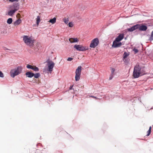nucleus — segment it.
I'll use <instances>...</instances> for the list:
<instances>
[{"label":"nucleus","mask_w":153,"mask_h":153,"mask_svg":"<svg viewBox=\"0 0 153 153\" xmlns=\"http://www.w3.org/2000/svg\"><path fill=\"white\" fill-rule=\"evenodd\" d=\"M133 51L134 52L135 54L136 53L138 52V50L135 48H134Z\"/></svg>","instance_id":"cd10ccee"},{"label":"nucleus","mask_w":153,"mask_h":153,"mask_svg":"<svg viewBox=\"0 0 153 153\" xmlns=\"http://www.w3.org/2000/svg\"><path fill=\"white\" fill-rule=\"evenodd\" d=\"M99 43V40L98 38H95L91 42L90 45V47L94 48L98 45Z\"/></svg>","instance_id":"39448f33"},{"label":"nucleus","mask_w":153,"mask_h":153,"mask_svg":"<svg viewBox=\"0 0 153 153\" xmlns=\"http://www.w3.org/2000/svg\"><path fill=\"white\" fill-rule=\"evenodd\" d=\"M122 45L121 42H119L118 41H117L115 40L113 42L112 47L113 48H118L120 47Z\"/></svg>","instance_id":"6e6552de"},{"label":"nucleus","mask_w":153,"mask_h":153,"mask_svg":"<svg viewBox=\"0 0 153 153\" xmlns=\"http://www.w3.org/2000/svg\"><path fill=\"white\" fill-rule=\"evenodd\" d=\"M115 71V69L114 68H112L111 69V74H113Z\"/></svg>","instance_id":"7c9ffc66"},{"label":"nucleus","mask_w":153,"mask_h":153,"mask_svg":"<svg viewBox=\"0 0 153 153\" xmlns=\"http://www.w3.org/2000/svg\"><path fill=\"white\" fill-rule=\"evenodd\" d=\"M63 21L65 24H67L68 23L69 20L68 19L64 18L63 19Z\"/></svg>","instance_id":"393cba45"},{"label":"nucleus","mask_w":153,"mask_h":153,"mask_svg":"<svg viewBox=\"0 0 153 153\" xmlns=\"http://www.w3.org/2000/svg\"><path fill=\"white\" fill-rule=\"evenodd\" d=\"M12 22L13 19L11 18H9L7 21V23L9 24H11Z\"/></svg>","instance_id":"412c9836"},{"label":"nucleus","mask_w":153,"mask_h":153,"mask_svg":"<svg viewBox=\"0 0 153 153\" xmlns=\"http://www.w3.org/2000/svg\"><path fill=\"white\" fill-rule=\"evenodd\" d=\"M9 1L11 2H13L14 1H18L19 0H9Z\"/></svg>","instance_id":"72a5a7b5"},{"label":"nucleus","mask_w":153,"mask_h":153,"mask_svg":"<svg viewBox=\"0 0 153 153\" xmlns=\"http://www.w3.org/2000/svg\"><path fill=\"white\" fill-rule=\"evenodd\" d=\"M40 17L39 16H38L37 17V18H36V24L38 25L39 22H40Z\"/></svg>","instance_id":"aec40b11"},{"label":"nucleus","mask_w":153,"mask_h":153,"mask_svg":"<svg viewBox=\"0 0 153 153\" xmlns=\"http://www.w3.org/2000/svg\"><path fill=\"white\" fill-rule=\"evenodd\" d=\"M3 48V50L5 51L9 50V49L6 47H4Z\"/></svg>","instance_id":"c9c22d12"},{"label":"nucleus","mask_w":153,"mask_h":153,"mask_svg":"<svg viewBox=\"0 0 153 153\" xmlns=\"http://www.w3.org/2000/svg\"><path fill=\"white\" fill-rule=\"evenodd\" d=\"M22 68L21 67L19 66L15 69L11 70L10 72V75L11 76L14 78L15 76H17L22 72Z\"/></svg>","instance_id":"7ed1b4c3"},{"label":"nucleus","mask_w":153,"mask_h":153,"mask_svg":"<svg viewBox=\"0 0 153 153\" xmlns=\"http://www.w3.org/2000/svg\"><path fill=\"white\" fill-rule=\"evenodd\" d=\"M10 8L16 11L19 9V4L18 3H14L10 7Z\"/></svg>","instance_id":"0eeeda50"},{"label":"nucleus","mask_w":153,"mask_h":153,"mask_svg":"<svg viewBox=\"0 0 153 153\" xmlns=\"http://www.w3.org/2000/svg\"><path fill=\"white\" fill-rule=\"evenodd\" d=\"M140 71L141 68L139 65H136L134 66L133 73V76L134 78H137L143 75Z\"/></svg>","instance_id":"f257e3e1"},{"label":"nucleus","mask_w":153,"mask_h":153,"mask_svg":"<svg viewBox=\"0 0 153 153\" xmlns=\"http://www.w3.org/2000/svg\"><path fill=\"white\" fill-rule=\"evenodd\" d=\"M68 26L70 27H72L73 26V23L72 22H70L68 24Z\"/></svg>","instance_id":"c85d7f7f"},{"label":"nucleus","mask_w":153,"mask_h":153,"mask_svg":"<svg viewBox=\"0 0 153 153\" xmlns=\"http://www.w3.org/2000/svg\"><path fill=\"white\" fill-rule=\"evenodd\" d=\"M113 74H111V75L110 76L109 78V80H111L112 79V78L113 77Z\"/></svg>","instance_id":"2f4dec72"},{"label":"nucleus","mask_w":153,"mask_h":153,"mask_svg":"<svg viewBox=\"0 0 153 153\" xmlns=\"http://www.w3.org/2000/svg\"><path fill=\"white\" fill-rule=\"evenodd\" d=\"M73 59V58L71 57H69L67 59V61H71Z\"/></svg>","instance_id":"473e14b6"},{"label":"nucleus","mask_w":153,"mask_h":153,"mask_svg":"<svg viewBox=\"0 0 153 153\" xmlns=\"http://www.w3.org/2000/svg\"><path fill=\"white\" fill-rule=\"evenodd\" d=\"M150 40H153V31H152L151 33L150 37Z\"/></svg>","instance_id":"a878e982"},{"label":"nucleus","mask_w":153,"mask_h":153,"mask_svg":"<svg viewBox=\"0 0 153 153\" xmlns=\"http://www.w3.org/2000/svg\"><path fill=\"white\" fill-rule=\"evenodd\" d=\"M47 63L48 68V71H52L55 65L54 63L51 60H48Z\"/></svg>","instance_id":"423d86ee"},{"label":"nucleus","mask_w":153,"mask_h":153,"mask_svg":"<svg viewBox=\"0 0 153 153\" xmlns=\"http://www.w3.org/2000/svg\"><path fill=\"white\" fill-rule=\"evenodd\" d=\"M81 68L82 67L80 66L78 67L76 71V74H81Z\"/></svg>","instance_id":"ddd939ff"},{"label":"nucleus","mask_w":153,"mask_h":153,"mask_svg":"<svg viewBox=\"0 0 153 153\" xmlns=\"http://www.w3.org/2000/svg\"><path fill=\"white\" fill-rule=\"evenodd\" d=\"M26 67L28 68L32 69L33 67V66H32L29 64H27V65Z\"/></svg>","instance_id":"bb28decb"},{"label":"nucleus","mask_w":153,"mask_h":153,"mask_svg":"<svg viewBox=\"0 0 153 153\" xmlns=\"http://www.w3.org/2000/svg\"><path fill=\"white\" fill-rule=\"evenodd\" d=\"M91 97H92V98H95V99H98V98H97V97H94V96H91Z\"/></svg>","instance_id":"e433bc0d"},{"label":"nucleus","mask_w":153,"mask_h":153,"mask_svg":"<svg viewBox=\"0 0 153 153\" xmlns=\"http://www.w3.org/2000/svg\"><path fill=\"white\" fill-rule=\"evenodd\" d=\"M139 26V24H137L134 25L130 28H128V30L130 32L133 31L138 29V27Z\"/></svg>","instance_id":"1a4fd4ad"},{"label":"nucleus","mask_w":153,"mask_h":153,"mask_svg":"<svg viewBox=\"0 0 153 153\" xmlns=\"http://www.w3.org/2000/svg\"><path fill=\"white\" fill-rule=\"evenodd\" d=\"M16 11H15L13 10H9L8 12V15L10 16H12Z\"/></svg>","instance_id":"dca6fc26"},{"label":"nucleus","mask_w":153,"mask_h":153,"mask_svg":"<svg viewBox=\"0 0 153 153\" xmlns=\"http://www.w3.org/2000/svg\"><path fill=\"white\" fill-rule=\"evenodd\" d=\"M69 41L71 43L76 42H78V40L77 38H70L69 39Z\"/></svg>","instance_id":"2eb2a0df"},{"label":"nucleus","mask_w":153,"mask_h":153,"mask_svg":"<svg viewBox=\"0 0 153 153\" xmlns=\"http://www.w3.org/2000/svg\"><path fill=\"white\" fill-rule=\"evenodd\" d=\"M32 69L35 71H39V69L35 66H33Z\"/></svg>","instance_id":"6ab92c4d"},{"label":"nucleus","mask_w":153,"mask_h":153,"mask_svg":"<svg viewBox=\"0 0 153 153\" xmlns=\"http://www.w3.org/2000/svg\"><path fill=\"white\" fill-rule=\"evenodd\" d=\"M74 48L77 50L79 51H84L88 49V47H86L80 45H76L74 46Z\"/></svg>","instance_id":"20e7f679"},{"label":"nucleus","mask_w":153,"mask_h":153,"mask_svg":"<svg viewBox=\"0 0 153 153\" xmlns=\"http://www.w3.org/2000/svg\"><path fill=\"white\" fill-rule=\"evenodd\" d=\"M56 18L54 17L53 19H51L48 21L50 23H51L52 24H54L56 22Z\"/></svg>","instance_id":"f3484780"},{"label":"nucleus","mask_w":153,"mask_h":153,"mask_svg":"<svg viewBox=\"0 0 153 153\" xmlns=\"http://www.w3.org/2000/svg\"><path fill=\"white\" fill-rule=\"evenodd\" d=\"M151 127L150 126L149 128V130L147 132V136H149L150 135V133H151Z\"/></svg>","instance_id":"5701e85b"},{"label":"nucleus","mask_w":153,"mask_h":153,"mask_svg":"<svg viewBox=\"0 0 153 153\" xmlns=\"http://www.w3.org/2000/svg\"><path fill=\"white\" fill-rule=\"evenodd\" d=\"M20 13H18L16 15V17L17 18H20Z\"/></svg>","instance_id":"f704fd0d"},{"label":"nucleus","mask_w":153,"mask_h":153,"mask_svg":"<svg viewBox=\"0 0 153 153\" xmlns=\"http://www.w3.org/2000/svg\"><path fill=\"white\" fill-rule=\"evenodd\" d=\"M80 74H76L75 79L76 81H78L80 78Z\"/></svg>","instance_id":"a211bd4d"},{"label":"nucleus","mask_w":153,"mask_h":153,"mask_svg":"<svg viewBox=\"0 0 153 153\" xmlns=\"http://www.w3.org/2000/svg\"><path fill=\"white\" fill-rule=\"evenodd\" d=\"M4 77V75L3 73L1 71H0V77L3 78Z\"/></svg>","instance_id":"c756f323"},{"label":"nucleus","mask_w":153,"mask_h":153,"mask_svg":"<svg viewBox=\"0 0 153 153\" xmlns=\"http://www.w3.org/2000/svg\"><path fill=\"white\" fill-rule=\"evenodd\" d=\"M23 41L27 45L29 46H33L34 42V40L29 36L25 35L23 37Z\"/></svg>","instance_id":"f03ea898"},{"label":"nucleus","mask_w":153,"mask_h":153,"mask_svg":"<svg viewBox=\"0 0 153 153\" xmlns=\"http://www.w3.org/2000/svg\"><path fill=\"white\" fill-rule=\"evenodd\" d=\"M22 23V20L20 18H18L16 21L14 22L13 25L15 26H18Z\"/></svg>","instance_id":"f8f14e48"},{"label":"nucleus","mask_w":153,"mask_h":153,"mask_svg":"<svg viewBox=\"0 0 153 153\" xmlns=\"http://www.w3.org/2000/svg\"><path fill=\"white\" fill-rule=\"evenodd\" d=\"M129 54L126 52H124L123 54V59H126L127 56L129 55Z\"/></svg>","instance_id":"4be33fe9"},{"label":"nucleus","mask_w":153,"mask_h":153,"mask_svg":"<svg viewBox=\"0 0 153 153\" xmlns=\"http://www.w3.org/2000/svg\"><path fill=\"white\" fill-rule=\"evenodd\" d=\"M138 28L139 29V30L140 31H145L147 29V27L146 25H143L140 26L139 24V26L138 27Z\"/></svg>","instance_id":"9d476101"},{"label":"nucleus","mask_w":153,"mask_h":153,"mask_svg":"<svg viewBox=\"0 0 153 153\" xmlns=\"http://www.w3.org/2000/svg\"><path fill=\"white\" fill-rule=\"evenodd\" d=\"M27 77L29 78H32L34 76V74L30 72H27L25 74Z\"/></svg>","instance_id":"4468645a"},{"label":"nucleus","mask_w":153,"mask_h":153,"mask_svg":"<svg viewBox=\"0 0 153 153\" xmlns=\"http://www.w3.org/2000/svg\"><path fill=\"white\" fill-rule=\"evenodd\" d=\"M34 77L35 78H38L40 76V74L39 73H37L36 74H34Z\"/></svg>","instance_id":"b1692460"},{"label":"nucleus","mask_w":153,"mask_h":153,"mask_svg":"<svg viewBox=\"0 0 153 153\" xmlns=\"http://www.w3.org/2000/svg\"><path fill=\"white\" fill-rule=\"evenodd\" d=\"M123 34H120L116 38L115 40L117 41H118L119 42L123 39Z\"/></svg>","instance_id":"9b49d317"}]
</instances>
